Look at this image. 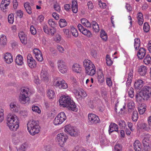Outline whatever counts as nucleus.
<instances>
[{
	"label": "nucleus",
	"instance_id": "f257e3e1",
	"mask_svg": "<svg viewBox=\"0 0 151 151\" xmlns=\"http://www.w3.org/2000/svg\"><path fill=\"white\" fill-rule=\"evenodd\" d=\"M59 102L61 106L66 107L69 110L76 111L77 110L76 106L73 101L68 96H61L59 100Z\"/></svg>",
	"mask_w": 151,
	"mask_h": 151
},
{
	"label": "nucleus",
	"instance_id": "f03ea898",
	"mask_svg": "<svg viewBox=\"0 0 151 151\" xmlns=\"http://www.w3.org/2000/svg\"><path fill=\"white\" fill-rule=\"evenodd\" d=\"M7 125L10 130L16 131L19 127V120L15 115H8L6 118Z\"/></svg>",
	"mask_w": 151,
	"mask_h": 151
},
{
	"label": "nucleus",
	"instance_id": "7ed1b4c3",
	"mask_svg": "<svg viewBox=\"0 0 151 151\" xmlns=\"http://www.w3.org/2000/svg\"><path fill=\"white\" fill-rule=\"evenodd\" d=\"M151 96V87L144 86L140 92L137 93L136 97L137 101H142V100H147Z\"/></svg>",
	"mask_w": 151,
	"mask_h": 151
},
{
	"label": "nucleus",
	"instance_id": "20e7f679",
	"mask_svg": "<svg viewBox=\"0 0 151 151\" xmlns=\"http://www.w3.org/2000/svg\"><path fill=\"white\" fill-rule=\"evenodd\" d=\"M27 127L29 133L32 136L38 134L40 131L39 124L37 121L30 120L27 124Z\"/></svg>",
	"mask_w": 151,
	"mask_h": 151
},
{
	"label": "nucleus",
	"instance_id": "39448f33",
	"mask_svg": "<svg viewBox=\"0 0 151 151\" xmlns=\"http://www.w3.org/2000/svg\"><path fill=\"white\" fill-rule=\"evenodd\" d=\"M29 91L28 88H23L21 89L19 96V101L21 103L25 104L29 100V98L28 96Z\"/></svg>",
	"mask_w": 151,
	"mask_h": 151
},
{
	"label": "nucleus",
	"instance_id": "423d86ee",
	"mask_svg": "<svg viewBox=\"0 0 151 151\" xmlns=\"http://www.w3.org/2000/svg\"><path fill=\"white\" fill-rule=\"evenodd\" d=\"M66 116L64 112H62L59 113L54 120V124L57 125L61 124L66 120Z\"/></svg>",
	"mask_w": 151,
	"mask_h": 151
},
{
	"label": "nucleus",
	"instance_id": "0eeeda50",
	"mask_svg": "<svg viewBox=\"0 0 151 151\" xmlns=\"http://www.w3.org/2000/svg\"><path fill=\"white\" fill-rule=\"evenodd\" d=\"M64 128L65 132L70 136L75 137L78 135L77 130L75 129L74 127L70 125H67L65 126Z\"/></svg>",
	"mask_w": 151,
	"mask_h": 151
},
{
	"label": "nucleus",
	"instance_id": "6e6552de",
	"mask_svg": "<svg viewBox=\"0 0 151 151\" xmlns=\"http://www.w3.org/2000/svg\"><path fill=\"white\" fill-rule=\"evenodd\" d=\"M68 139L67 136L63 133L58 134L57 135L56 137L58 144L61 147H63L65 142H66V140Z\"/></svg>",
	"mask_w": 151,
	"mask_h": 151
},
{
	"label": "nucleus",
	"instance_id": "1a4fd4ad",
	"mask_svg": "<svg viewBox=\"0 0 151 151\" xmlns=\"http://www.w3.org/2000/svg\"><path fill=\"white\" fill-rule=\"evenodd\" d=\"M58 68L60 72L62 73H65L67 72L68 67L66 64L63 60H59L58 62Z\"/></svg>",
	"mask_w": 151,
	"mask_h": 151
},
{
	"label": "nucleus",
	"instance_id": "9d476101",
	"mask_svg": "<svg viewBox=\"0 0 151 151\" xmlns=\"http://www.w3.org/2000/svg\"><path fill=\"white\" fill-rule=\"evenodd\" d=\"M88 122L91 124H96L100 122V119L98 116L93 114H90L88 115Z\"/></svg>",
	"mask_w": 151,
	"mask_h": 151
},
{
	"label": "nucleus",
	"instance_id": "9b49d317",
	"mask_svg": "<svg viewBox=\"0 0 151 151\" xmlns=\"http://www.w3.org/2000/svg\"><path fill=\"white\" fill-rule=\"evenodd\" d=\"M77 27L79 31L83 34L86 35L89 37H91L92 35L91 32L88 30L84 28L81 24H79Z\"/></svg>",
	"mask_w": 151,
	"mask_h": 151
},
{
	"label": "nucleus",
	"instance_id": "f8f14e48",
	"mask_svg": "<svg viewBox=\"0 0 151 151\" xmlns=\"http://www.w3.org/2000/svg\"><path fill=\"white\" fill-rule=\"evenodd\" d=\"M34 53L35 54V56L39 61L41 62L43 60V57L41 52L38 49L35 48L33 51Z\"/></svg>",
	"mask_w": 151,
	"mask_h": 151
},
{
	"label": "nucleus",
	"instance_id": "ddd939ff",
	"mask_svg": "<svg viewBox=\"0 0 151 151\" xmlns=\"http://www.w3.org/2000/svg\"><path fill=\"white\" fill-rule=\"evenodd\" d=\"M96 68L94 65L92 66L89 67L85 69V73L87 75L92 76L94 75L96 73Z\"/></svg>",
	"mask_w": 151,
	"mask_h": 151
},
{
	"label": "nucleus",
	"instance_id": "4468645a",
	"mask_svg": "<svg viewBox=\"0 0 151 151\" xmlns=\"http://www.w3.org/2000/svg\"><path fill=\"white\" fill-rule=\"evenodd\" d=\"M133 146L135 151H143V149L139 140H135Z\"/></svg>",
	"mask_w": 151,
	"mask_h": 151
},
{
	"label": "nucleus",
	"instance_id": "2eb2a0df",
	"mask_svg": "<svg viewBox=\"0 0 151 151\" xmlns=\"http://www.w3.org/2000/svg\"><path fill=\"white\" fill-rule=\"evenodd\" d=\"M40 76L42 80L46 82L48 81V77L47 73L46 70L43 68L41 72Z\"/></svg>",
	"mask_w": 151,
	"mask_h": 151
},
{
	"label": "nucleus",
	"instance_id": "dca6fc26",
	"mask_svg": "<svg viewBox=\"0 0 151 151\" xmlns=\"http://www.w3.org/2000/svg\"><path fill=\"white\" fill-rule=\"evenodd\" d=\"M146 53V50L143 47H141L137 53V56L140 59H142L145 56Z\"/></svg>",
	"mask_w": 151,
	"mask_h": 151
},
{
	"label": "nucleus",
	"instance_id": "f3484780",
	"mask_svg": "<svg viewBox=\"0 0 151 151\" xmlns=\"http://www.w3.org/2000/svg\"><path fill=\"white\" fill-rule=\"evenodd\" d=\"M4 58L5 61L8 64H10L13 61L12 56L9 53L7 52L4 54Z\"/></svg>",
	"mask_w": 151,
	"mask_h": 151
},
{
	"label": "nucleus",
	"instance_id": "a211bd4d",
	"mask_svg": "<svg viewBox=\"0 0 151 151\" xmlns=\"http://www.w3.org/2000/svg\"><path fill=\"white\" fill-rule=\"evenodd\" d=\"M118 126L116 124L114 123H111L109 126V134H110L111 133L114 131L118 132Z\"/></svg>",
	"mask_w": 151,
	"mask_h": 151
},
{
	"label": "nucleus",
	"instance_id": "6ab92c4d",
	"mask_svg": "<svg viewBox=\"0 0 151 151\" xmlns=\"http://www.w3.org/2000/svg\"><path fill=\"white\" fill-rule=\"evenodd\" d=\"M18 36L20 41L22 44L25 45L27 43V37L24 32H20L19 33Z\"/></svg>",
	"mask_w": 151,
	"mask_h": 151
},
{
	"label": "nucleus",
	"instance_id": "aec40b11",
	"mask_svg": "<svg viewBox=\"0 0 151 151\" xmlns=\"http://www.w3.org/2000/svg\"><path fill=\"white\" fill-rule=\"evenodd\" d=\"M143 81L141 80L136 81L134 83V86L136 89H140L143 85Z\"/></svg>",
	"mask_w": 151,
	"mask_h": 151
},
{
	"label": "nucleus",
	"instance_id": "412c9836",
	"mask_svg": "<svg viewBox=\"0 0 151 151\" xmlns=\"http://www.w3.org/2000/svg\"><path fill=\"white\" fill-rule=\"evenodd\" d=\"M23 57L20 55L19 54L17 56L15 59V62L18 65H22L23 63Z\"/></svg>",
	"mask_w": 151,
	"mask_h": 151
},
{
	"label": "nucleus",
	"instance_id": "4be33fe9",
	"mask_svg": "<svg viewBox=\"0 0 151 151\" xmlns=\"http://www.w3.org/2000/svg\"><path fill=\"white\" fill-rule=\"evenodd\" d=\"M73 71L77 73H80L81 71V68L79 64L76 63L74 64L72 67Z\"/></svg>",
	"mask_w": 151,
	"mask_h": 151
},
{
	"label": "nucleus",
	"instance_id": "5701e85b",
	"mask_svg": "<svg viewBox=\"0 0 151 151\" xmlns=\"http://www.w3.org/2000/svg\"><path fill=\"white\" fill-rule=\"evenodd\" d=\"M138 71L141 75L144 76L146 73V67L144 65H141L139 68Z\"/></svg>",
	"mask_w": 151,
	"mask_h": 151
},
{
	"label": "nucleus",
	"instance_id": "b1692460",
	"mask_svg": "<svg viewBox=\"0 0 151 151\" xmlns=\"http://www.w3.org/2000/svg\"><path fill=\"white\" fill-rule=\"evenodd\" d=\"M24 6L27 13L29 14H31L32 8L30 6L29 3L27 2L24 3Z\"/></svg>",
	"mask_w": 151,
	"mask_h": 151
},
{
	"label": "nucleus",
	"instance_id": "393cba45",
	"mask_svg": "<svg viewBox=\"0 0 151 151\" xmlns=\"http://www.w3.org/2000/svg\"><path fill=\"white\" fill-rule=\"evenodd\" d=\"M83 63V66L85 68V69L87 68H89L90 66H92L94 65L90 60L88 59L84 60Z\"/></svg>",
	"mask_w": 151,
	"mask_h": 151
},
{
	"label": "nucleus",
	"instance_id": "a878e982",
	"mask_svg": "<svg viewBox=\"0 0 151 151\" xmlns=\"http://www.w3.org/2000/svg\"><path fill=\"white\" fill-rule=\"evenodd\" d=\"M7 41L6 36L4 35H1L0 38V45L4 46L6 45Z\"/></svg>",
	"mask_w": 151,
	"mask_h": 151
},
{
	"label": "nucleus",
	"instance_id": "bb28decb",
	"mask_svg": "<svg viewBox=\"0 0 151 151\" xmlns=\"http://www.w3.org/2000/svg\"><path fill=\"white\" fill-rule=\"evenodd\" d=\"M133 70L131 69L130 72L128 74V77L127 82V85H129L131 83L132 81V79L133 77Z\"/></svg>",
	"mask_w": 151,
	"mask_h": 151
},
{
	"label": "nucleus",
	"instance_id": "cd10ccee",
	"mask_svg": "<svg viewBox=\"0 0 151 151\" xmlns=\"http://www.w3.org/2000/svg\"><path fill=\"white\" fill-rule=\"evenodd\" d=\"M93 31L95 32H98L99 30V25L95 21H93L91 22Z\"/></svg>",
	"mask_w": 151,
	"mask_h": 151
},
{
	"label": "nucleus",
	"instance_id": "c85d7f7f",
	"mask_svg": "<svg viewBox=\"0 0 151 151\" xmlns=\"http://www.w3.org/2000/svg\"><path fill=\"white\" fill-rule=\"evenodd\" d=\"M82 24L84 26L87 27H90L91 24L88 20L85 18H83L81 19Z\"/></svg>",
	"mask_w": 151,
	"mask_h": 151
},
{
	"label": "nucleus",
	"instance_id": "c756f323",
	"mask_svg": "<svg viewBox=\"0 0 151 151\" xmlns=\"http://www.w3.org/2000/svg\"><path fill=\"white\" fill-rule=\"evenodd\" d=\"M72 11L74 13H76L78 11L77 2L76 1H73L72 2Z\"/></svg>",
	"mask_w": 151,
	"mask_h": 151
},
{
	"label": "nucleus",
	"instance_id": "7c9ffc66",
	"mask_svg": "<svg viewBox=\"0 0 151 151\" xmlns=\"http://www.w3.org/2000/svg\"><path fill=\"white\" fill-rule=\"evenodd\" d=\"M47 95L50 99H52L55 96V93L54 91L51 89H49L47 91Z\"/></svg>",
	"mask_w": 151,
	"mask_h": 151
},
{
	"label": "nucleus",
	"instance_id": "2f4dec72",
	"mask_svg": "<svg viewBox=\"0 0 151 151\" xmlns=\"http://www.w3.org/2000/svg\"><path fill=\"white\" fill-rule=\"evenodd\" d=\"M61 81V79L60 78H57L56 80L53 82V86L56 87H58L59 88H60Z\"/></svg>",
	"mask_w": 151,
	"mask_h": 151
},
{
	"label": "nucleus",
	"instance_id": "473e14b6",
	"mask_svg": "<svg viewBox=\"0 0 151 151\" xmlns=\"http://www.w3.org/2000/svg\"><path fill=\"white\" fill-rule=\"evenodd\" d=\"M140 40L139 38H137L135 39L134 46L135 50L138 49L140 46Z\"/></svg>",
	"mask_w": 151,
	"mask_h": 151
},
{
	"label": "nucleus",
	"instance_id": "72a5a7b5",
	"mask_svg": "<svg viewBox=\"0 0 151 151\" xmlns=\"http://www.w3.org/2000/svg\"><path fill=\"white\" fill-rule=\"evenodd\" d=\"M10 106L11 110L15 112H17L18 110V107L17 105L14 103H12L10 104Z\"/></svg>",
	"mask_w": 151,
	"mask_h": 151
},
{
	"label": "nucleus",
	"instance_id": "f704fd0d",
	"mask_svg": "<svg viewBox=\"0 0 151 151\" xmlns=\"http://www.w3.org/2000/svg\"><path fill=\"white\" fill-rule=\"evenodd\" d=\"M138 117V113L137 111H133L132 116V119L133 121L136 122Z\"/></svg>",
	"mask_w": 151,
	"mask_h": 151
},
{
	"label": "nucleus",
	"instance_id": "c9c22d12",
	"mask_svg": "<svg viewBox=\"0 0 151 151\" xmlns=\"http://www.w3.org/2000/svg\"><path fill=\"white\" fill-rule=\"evenodd\" d=\"M150 126L145 123H142L140 125V128L142 129L145 131H148L150 128Z\"/></svg>",
	"mask_w": 151,
	"mask_h": 151
},
{
	"label": "nucleus",
	"instance_id": "e433bc0d",
	"mask_svg": "<svg viewBox=\"0 0 151 151\" xmlns=\"http://www.w3.org/2000/svg\"><path fill=\"white\" fill-rule=\"evenodd\" d=\"M59 24L60 27L63 28L67 25V23L65 19H60L59 21Z\"/></svg>",
	"mask_w": 151,
	"mask_h": 151
},
{
	"label": "nucleus",
	"instance_id": "4c0bfd02",
	"mask_svg": "<svg viewBox=\"0 0 151 151\" xmlns=\"http://www.w3.org/2000/svg\"><path fill=\"white\" fill-rule=\"evenodd\" d=\"M100 36L103 40L106 41L107 40V35L104 30H102L101 31Z\"/></svg>",
	"mask_w": 151,
	"mask_h": 151
},
{
	"label": "nucleus",
	"instance_id": "58836bf2",
	"mask_svg": "<svg viewBox=\"0 0 151 151\" xmlns=\"http://www.w3.org/2000/svg\"><path fill=\"white\" fill-rule=\"evenodd\" d=\"M143 61L146 65H148L150 63H151V58L150 55H147L144 59Z\"/></svg>",
	"mask_w": 151,
	"mask_h": 151
},
{
	"label": "nucleus",
	"instance_id": "ea45409f",
	"mask_svg": "<svg viewBox=\"0 0 151 151\" xmlns=\"http://www.w3.org/2000/svg\"><path fill=\"white\" fill-rule=\"evenodd\" d=\"M149 142L145 140H142V143L144 147V150L145 151H147L149 148Z\"/></svg>",
	"mask_w": 151,
	"mask_h": 151
},
{
	"label": "nucleus",
	"instance_id": "a19ab883",
	"mask_svg": "<svg viewBox=\"0 0 151 151\" xmlns=\"http://www.w3.org/2000/svg\"><path fill=\"white\" fill-rule=\"evenodd\" d=\"M27 63L29 66L31 68H35L36 66V63L35 60H31V61L27 62Z\"/></svg>",
	"mask_w": 151,
	"mask_h": 151
},
{
	"label": "nucleus",
	"instance_id": "79ce46f5",
	"mask_svg": "<svg viewBox=\"0 0 151 151\" xmlns=\"http://www.w3.org/2000/svg\"><path fill=\"white\" fill-rule=\"evenodd\" d=\"M106 64L107 65L110 66L112 65L113 63V61L111 60L110 56L109 55H107L106 57Z\"/></svg>",
	"mask_w": 151,
	"mask_h": 151
},
{
	"label": "nucleus",
	"instance_id": "37998d69",
	"mask_svg": "<svg viewBox=\"0 0 151 151\" xmlns=\"http://www.w3.org/2000/svg\"><path fill=\"white\" fill-rule=\"evenodd\" d=\"M114 151H122V145L119 144H116L114 146Z\"/></svg>",
	"mask_w": 151,
	"mask_h": 151
},
{
	"label": "nucleus",
	"instance_id": "c03bdc74",
	"mask_svg": "<svg viewBox=\"0 0 151 151\" xmlns=\"http://www.w3.org/2000/svg\"><path fill=\"white\" fill-rule=\"evenodd\" d=\"M143 29L145 32H147L149 31L150 26L147 22H145L144 23Z\"/></svg>",
	"mask_w": 151,
	"mask_h": 151
},
{
	"label": "nucleus",
	"instance_id": "a18cd8bd",
	"mask_svg": "<svg viewBox=\"0 0 151 151\" xmlns=\"http://www.w3.org/2000/svg\"><path fill=\"white\" fill-rule=\"evenodd\" d=\"M71 32L73 36L75 37H77L78 36L77 30L74 27H71Z\"/></svg>",
	"mask_w": 151,
	"mask_h": 151
},
{
	"label": "nucleus",
	"instance_id": "49530a36",
	"mask_svg": "<svg viewBox=\"0 0 151 151\" xmlns=\"http://www.w3.org/2000/svg\"><path fill=\"white\" fill-rule=\"evenodd\" d=\"M8 22L10 24H12L14 22V16L13 14H11L8 17Z\"/></svg>",
	"mask_w": 151,
	"mask_h": 151
},
{
	"label": "nucleus",
	"instance_id": "de8ad7c7",
	"mask_svg": "<svg viewBox=\"0 0 151 151\" xmlns=\"http://www.w3.org/2000/svg\"><path fill=\"white\" fill-rule=\"evenodd\" d=\"M134 89L131 87L129 89L128 92V95L131 98H132L134 96Z\"/></svg>",
	"mask_w": 151,
	"mask_h": 151
},
{
	"label": "nucleus",
	"instance_id": "09e8293b",
	"mask_svg": "<svg viewBox=\"0 0 151 151\" xmlns=\"http://www.w3.org/2000/svg\"><path fill=\"white\" fill-rule=\"evenodd\" d=\"M119 127L122 129H125L127 126V124L124 120H121L119 121Z\"/></svg>",
	"mask_w": 151,
	"mask_h": 151
},
{
	"label": "nucleus",
	"instance_id": "8fccbe9b",
	"mask_svg": "<svg viewBox=\"0 0 151 151\" xmlns=\"http://www.w3.org/2000/svg\"><path fill=\"white\" fill-rule=\"evenodd\" d=\"M48 23L52 28L55 27L57 26V24H56L55 21L52 19H49L48 20Z\"/></svg>",
	"mask_w": 151,
	"mask_h": 151
},
{
	"label": "nucleus",
	"instance_id": "3c124183",
	"mask_svg": "<svg viewBox=\"0 0 151 151\" xmlns=\"http://www.w3.org/2000/svg\"><path fill=\"white\" fill-rule=\"evenodd\" d=\"M98 78L99 81L100 82H102L104 81V78L102 73H101L100 74H98Z\"/></svg>",
	"mask_w": 151,
	"mask_h": 151
},
{
	"label": "nucleus",
	"instance_id": "603ef678",
	"mask_svg": "<svg viewBox=\"0 0 151 151\" xmlns=\"http://www.w3.org/2000/svg\"><path fill=\"white\" fill-rule=\"evenodd\" d=\"M61 82V85L60 86V88L63 89H65L67 88L68 85L67 83H65V81L63 80H62Z\"/></svg>",
	"mask_w": 151,
	"mask_h": 151
},
{
	"label": "nucleus",
	"instance_id": "864d4df0",
	"mask_svg": "<svg viewBox=\"0 0 151 151\" xmlns=\"http://www.w3.org/2000/svg\"><path fill=\"white\" fill-rule=\"evenodd\" d=\"M32 110L33 111L37 112L38 113H40L41 112V111L39 108L37 106H33L32 107Z\"/></svg>",
	"mask_w": 151,
	"mask_h": 151
},
{
	"label": "nucleus",
	"instance_id": "5fc2aeb1",
	"mask_svg": "<svg viewBox=\"0 0 151 151\" xmlns=\"http://www.w3.org/2000/svg\"><path fill=\"white\" fill-rule=\"evenodd\" d=\"M19 113L21 116H22L24 117H26L28 114V113L27 111L25 110L20 111L19 112Z\"/></svg>",
	"mask_w": 151,
	"mask_h": 151
},
{
	"label": "nucleus",
	"instance_id": "6e6d98bb",
	"mask_svg": "<svg viewBox=\"0 0 151 151\" xmlns=\"http://www.w3.org/2000/svg\"><path fill=\"white\" fill-rule=\"evenodd\" d=\"M146 110V108L145 107H140L138 109V111L140 114H143Z\"/></svg>",
	"mask_w": 151,
	"mask_h": 151
},
{
	"label": "nucleus",
	"instance_id": "4d7b16f0",
	"mask_svg": "<svg viewBox=\"0 0 151 151\" xmlns=\"http://www.w3.org/2000/svg\"><path fill=\"white\" fill-rule=\"evenodd\" d=\"M30 31L32 34L33 35H35L36 34V29L32 25L30 26Z\"/></svg>",
	"mask_w": 151,
	"mask_h": 151
},
{
	"label": "nucleus",
	"instance_id": "13d9d810",
	"mask_svg": "<svg viewBox=\"0 0 151 151\" xmlns=\"http://www.w3.org/2000/svg\"><path fill=\"white\" fill-rule=\"evenodd\" d=\"M27 145L25 143L22 144L19 149L20 151H25L26 150Z\"/></svg>",
	"mask_w": 151,
	"mask_h": 151
},
{
	"label": "nucleus",
	"instance_id": "bf43d9fd",
	"mask_svg": "<svg viewBox=\"0 0 151 151\" xmlns=\"http://www.w3.org/2000/svg\"><path fill=\"white\" fill-rule=\"evenodd\" d=\"M106 83L109 86H111L112 85V82L111 81V78H107L106 79Z\"/></svg>",
	"mask_w": 151,
	"mask_h": 151
},
{
	"label": "nucleus",
	"instance_id": "052dcab7",
	"mask_svg": "<svg viewBox=\"0 0 151 151\" xmlns=\"http://www.w3.org/2000/svg\"><path fill=\"white\" fill-rule=\"evenodd\" d=\"M17 16L20 18H21L23 16V13L22 11L20 10H18L16 12Z\"/></svg>",
	"mask_w": 151,
	"mask_h": 151
},
{
	"label": "nucleus",
	"instance_id": "680f3d73",
	"mask_svg": "<svg viewBox=\"0 0 151 151\" xmlns=\"http://www.w3.org/2000/svg\"><path fill=\"white\" fill-rule=\"evenodd\" d=\"M151 139V136L148 134H147L145 135L144 139L143 140H145L146 141H149Z\"/></svg>",
	"mask_w": 151,
	"mask_h": 151
},
{
	"label": "nucleus",
	"instance_id": "e2e57ef3",
	"mask_svg": "<svg viewBox=\"0 0 151 151\" xmlns=\"http://www.w3.org/2000/svg\"><path fill=\"white\" fill-rule=\"evenodd\" d=\"M57 48L59 51L62 53L64 51V48L60 45H58L57 46Z\"/></svg>",
	"mask_w": 151,
	"mask_h": 151
},
{
	"label": "nucleus",
	"instance_id": "0e129e2a",
	"mask_svg": "<svg viewBox=\"0 0 151 151\" xmlns=\"http://www.w3.org/2000/svg\"><path fill=\"white\" fill-rule=\"evenodd\" d=\"M44 32L47 34H49L50 32L48 29V27L46 25H45L43 27Z\"/></svg>",
	"mask_w": 151,
	"mask_h": 151
},
{
	"label": "nucleus",
	"instance_id": "69168bd1",
	"mask_svg": "<svg viewBox=\"0 0 151 151\" xmlns=\"http://www.w3.org/2000/svg\"><path fill=\"white\" fill-rule=\"evenodd\" d=\"M87 5L88 9H92L93 7V3L91 1H90L87 3Z\"/></svg>",
	"mask_w": 151,
	"mask_h": 151
},
{
	"label": "nucleus",
	"instance_id": "338daca9",
	"mask_svg": "<svg viewBox=\"0 0 151 151\" xmlns=\"http://www.w3.org/2000/svg\"><path fill=\"white\" fill-rule=\"evenodd\" d=\"M27 62H28L34 59L33 58L32 55L30 54H28L27 56Z\"/></svg>",
	"mask_w": 151,
	"mask_h": 151
},
{
	"label": "nucleus",
	"instance_id": "774afa93",
	"mask_svg": "<svg viewBox=\"0 0 151 151\" xmlns=\"http://www.w3.org/2000/svg\"><path fill=\"white\" fill-rule=\"evenodd\" d=\"M83 150L81 147H79V146H76L74 147L73 151H82Z\"/></svg>",
	"mask_w": 151,
	"mask_h": 151
}]
</instances>
